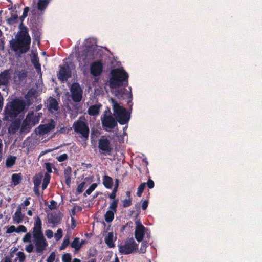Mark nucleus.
Returning a JSON list of instances; mask_svg holds the SVG:
<instances>
[{
  "instance_id": "1",
  "label": "nucleus",
  "mask_w": 262,
  "mask_h": 262,
  "mask_svg": "<svg viewBox=\"0 0 262 262\" xmlns=\"http://www.w3.org/2000/svg\"><path fill=\"white\" fill-rule=\"evenodd\" d=\"M112 77L110 79V86L112 92L118 98L130 99L132 97L130 91H128L122 86L128 84L127 73L122 69H117L112 71Z\"/></svg>"
},
{
  "instance_id": "2",
  "label": "nucleus",
  "mask_w": 262,
  "mask_h": 262,
  "mask_svg": "<svg viewBox=\"0 0 262 262\" xmlns=\"http://www.w3.org/2000/svg\"><path fill=\"white\" fill-rule=\"evenodd\" d=\"M30 43L31 37L25 27L22 28L15 38L10 42L12 49L19 54L26 53L30 49Z\"/></svg>"
},
{
  "instance_id": "3",
  "label": "nucleus",
  "mask_w": 262,
  "mask_h": 262,
  "mask_svg": "<svg viewBox=\"0 0 262 262\" xmlns=\"http://www.w3.org/2000/svg\"><path fill=\"white\" fill-rule=\"evenodd\" d=\"M110 101L112 102L114 115L116 120L121 124L127 123L130 119L129 114L115 99L111 98Z\"/></svg>"
},
{
  "instance_id": "4",
  "label": "nucleus",
  "mask_w": 262,
  "mask_h": 262,
  "mask_svg": "<svg viewBox=\"0 0 262 262\" xmlns=\"http://www.w3.org/2000/svg\"><path fill=\"white\" fill-rule=\"evenodd\" d=\"M39 114H34L33 112H29L25 119L23 121L21 126V132H28L32 126L38 123L39 121Z\"/></svg>"
},
{
  "instance_id": "5",
  "label": "nucleus",
  "mask_w": 262,
  "mask_h": 262,
  "mask_svg": "<svg viewBox=\"0 0 262 262\" xmlns=\"http://www.w3.org/2000/svg\"><path fill=\"white\" fill-rule=\"evenodd\" d=\"M102 125L106 131H110L117 125L115 118L112 116L110 109L105 110L101 117Z\"/></svg>"
},
{
  "instance_id": "6",
  "label": "nucleus",
  "mask_w": 262,
  "mask_h": 262,
  "mask_svg": "<svg viewBox=\"0 0 262 262\" xmlns=\"http://www.w3.org/2000/svg\"><path fill=\"white\" fill-rule=\"evenodd\" d=\"M25 103L20 100H15L12 102L6 108V113L12 118L16 117L25 107Z\"/></svg>"
},
{
  "instance_id": "7",
  "label": "nucleus",
  "mask_w": 262,
  "mask_h": 262,
  "mask_svg": "<svg viewBox=\"0 0 262 262\" xmlns=\"http://www.w3.org/2000/svg\"><path fill=\"white\" fill-rule=\"evenodd\" d=\"M119 252L121 254L126 255L135 252L138 249V245L133 239H129L119 246Z\"/></svg>"
},
{
  "instance_id": "8",
  "label": "nucleus",
  "mask_w": 262,
  "mask_h": 262,
  "mask_svg": "<svg viewBox=\"0 0 262 262\" xmlns=\"http://www.w3.org/2000/svg\"><path fill=\"white\" fill-rule=\"evenodd\" d=\"M84 120V119L80 118L79 120L74 123L73 127L75 132L87 139L89 134V128Z\"/></svg>"
},
{
  "instance_id": "9",
  "label": "nucleus",
  "mask_w": 262,
  "mask_h": 262,
  "mask_svg": "<svg viewBox=\"0 0 262 262\" xmlns=\"http://www.w3.org/2000/svg\"><path fill=\"white\" fill-rule=\"evenodd\" d=\"M72 100L75 102H80L82 98L83 91L80 85L77 83H73L70 88Z\"/></svg>"
},
{
  "instance_id": "10",
  "label": "nucleus",
  "mask_w": 262,
  "mask_h": 262,
  "mask_svg": "<svg viewBox=\"0 0 262 262\" xmlns=\"http://www.w3.org/2000/svg\"><path fill=\"white\" fill-rule=\"evenodd\" d=\"M33 242L35 247V251L39 254L43 253L48 245L44 236L33 238Z\"/></svg>"
},
{
  "instance_id": "11",
  "label": "nucleus",
  "mask_w": 262,
  "mask_h": 262,
  "mask_svg": "<svg viewBox=\"0 0 262 262\" xmlns=\"http://www.w3.org/2000/svg\"><path fill=\"white\" fill-rule=\"evenodd\" d=\"M98 147L103 154H110L113 149L110 140L105 136L101 137L99 140Z\"/></svg>"
},
{
  "instance_id": "12",
  "label": "nucleus",
  "mask_w": 262,
  "mask_h": 262,
  "mask_svg": "<svg viewBox=\"0 0 262 262\" xmlns=\"http://www.w3.org/2000/svg\"><path fill=\"white\" fill-rule=\"evenodd\" d=\"M136 228L135 231V236L136 239L138 242H141L145 234H147L148 230L141 223L139 220H136L135 222Z\"/></svg>"
},
{
  "instance_id": "13",
  "label": "nucleus",
  "mask_w": 262,
  "mask_h": 262,
  "mask_svg": "<svg viewBox=\"0 0 262 262\" xmlns=\"http://www.w3.org/2000/svg\"><path fill=\"white\" fill-rule=\"evenodd\" d=\"M94 58V54L91 51H84L78 58L79 61L82 66H85Z\"/></svg>"
},
{
  "instance_id": "14",
  "label": "nucleus",
  "mask_w": 262,
  "mask_h": 262,
  "mask_svg": "<svg viewBox=\"0 0 262 262\" xmlns=\"http://www.w3.org/2000/svg\"><path fill=\"white\" fill-rule=\"evenodd\" d=\"M41 221L39 217H37L34 223V226L33 230V237H41L43 236V233L42 232L41 227Z\"/></svg>"
},
{
  "instance_id": "15",
  "label": "nucleus",
  "mask_w": 262,
  "mask_h": 262,
  "mask_svg": "<svg viewBox=\"0 0 262 262\" xmlns=\"http://www.w3.org/2000/svg\"><path fill=\"white\" fill-rule=\"evenodd\" d=\"M55 127V122L52 120L50 123L40 125L38 128V133L43 135L52 130Z\"/></svg>"
},
{
  "instance_id": "16",
  "label": "nucleus",
  "mask_w": 262,
  "mask_h": 262,
  "mask_svg": "<svg viewBox=\"0 0 262 262\" xmlns=\"http://www.w3.org/2000/svg\"><path fill=\"white\" fill-rule=\"evenodd\" d=\"M11 74L10 70H4L0 74V85H6L9 83Z\"/></svg>"
},
{
  "instance_id": "17",
  "label": "nucleus",
  "mask_w": 262,
  "mask_h": 262,
  "mask_svg": "<svg viewBox=\"0 0 262 262\" xmlns=\"http://www.w3.org/2000/svg\"><path fill=\"white\" fill-rule=\"evenodd\" d=\"M47 107L50 112L53 113L58 110V103L57 101L52 97H50L47 100Z\"/></svg>"
},
{
  "instance_id": "18",
  "label": "nucleus",
  "mask_w": 262,
  "mask_h": 262,
  "mask_svg": "<svg viewBox=\"0 0 262 262\" xmlns=\"http://www.w3.org/2000/svg\"><path fill=\"white\" fill-rule=\"evenodd\" d=\"M58 78L62 80H66L71 77V72L69 67H62L60 69L59 73L58 75Z\"/></svg>"
},
{
  "instance_id": "19",
  "label": "nucleus",
  "mask_w": 262,
  "mask_h": 262,
  "mask_svg": "<svg viewBox=\"0 0 262 262\" xmlns=\"http://www.w3.org/2000/svg\"><path fill=\"white\" fill-rule=\"evenodd\" d=\"M116 238V235L113 232H110L106 235L104 241L110 248H113L115 246L114 242Z\"/></svg>"
},
{
  "instance_id": "20",
  "label": "nucleus",
  "mask_w": 262,
  "mask_h": 262,
  "mask_svg": "<svg viewBox=\"0 0 262 262\" xmlns=\"http://www.w3.org/2000/svg\"><path fill=\"white\" fill-rule=\"evenodd\" d=\"M102 66L100 62H95L93 63L91 68L92 74L94 76L99 75L102 71Z\"/></svg>"
},
{
  "instance_id": "21",
  "label": "nucleus",
  "mask_w": 262,
  "mask_h": 262,
  "mask_svg": "<svg viewBox=\"0 0 262 262\" xmlns=\"http://www.w3.org/2000/svg\"><path fill=\"white\" fill-rule=\"evenodd\" d=\"M85 241H80V238L76 237L71 244L72 248H74L76 251H78L81 248L82 246L84 244Z\"/></svg>"
},
{
  "instance_id": "22",
  "label": "nucleus",
  "mask_w": 262,
  "mask_h": 262,
  "mask_svg": "<svg viewBox=\"0 0 262 262\" xmlns=\"http://www.w3.org/2000/svg\"><path fill=\"white\" fill-rule=\"evenodd\" d=\"M25 215L22 213L20 208H17L16 211L13 216V220L15 223L19 224L22 222Z\"/></svg>"
},
{
  "instance_id": "23",
  "label": "nucleus",
  "mask_w": 262,
  "mask_h": 262,
  "mask_svg": "<svg viewBox=\"0 0 262 262\" xmlns=\"http://www.w3.org/2000/svg\"><path fill=\"white\" fill-rule=\"evenodd\" d=\"M48 222L53 226L57 225L60 221V218L56 214H50L48 215Z\"/></svg>"
},
{
  "instance_id": "24",
  "label": "nucleus",
  "mask_w": 262,
  "mask_h": 262,
  "mask_svg": "<svg viewBox=\"0 0 262 262\" xmlns=\"http://www.w3.org/2000/svg\"><path fill=\"white\" fill-rule=\"evenodd\" d=\"M32 61L34 65L35 68H36V70L37 71L38 73L39 74H40V76H41V67L40 64L39 63V59L38 57L36 54H33L32 58Z\"/></svg>"
},
{
  "instance_id": "25",
  "label": "nucleus",
  "mask_w": 262,
  "mask_h": 262,
  "mask_svg": "<svg viewBox=\"0 0 262 262\" xmlns=\"http://www.w3.org/2000/svg\"><path fill=\"white\" fill-rule=\"evenodd\" d=\"M100 106L98 105H94L90 106L88 111L90 115H97L99 112Z\"/></svg>"
},
{
  "instance_id": "26",
  "label": "nucleus",
  "mask_w": 262,
  "mask_h": 262,
  "mask_svg": "<svg viewBox=\"0 0 262 262\" xmlns=\"http://www.w3.org/2000/svg\"><path fill=\"white\" fill-rule=\"evenodd\" d=\"M103 180V183L106 188H111L112 187L113 180L110 177L105 176L104 177Z\"/></svg>"
},
{
  "instance_id": "27",
  "label": "nucleus",
  "mask_w": 262,
  "mask_h": 262,
  "mask_svg": "<svg viewBox=\"0 0 262 262\" xmlns=\"http://www.w3.org/2000/svg\"><path fill=\"white\" fill-rule=\"evenodd\" d=\"M16 157L10 156L8 157L6 161V165L8 168L11 167L15 163Z\"/></svg>"
},
{
  "instance_id": "28",
  "label": "nucleus",
  "mask_w": 262,
  "mask_h": 262,
  "mask_svg": "<svg viewBox=\"0 0 262 262\" xmlns=\"http://www.w3.org/2000/svg\"><path fill=\"white\" fill-rule=\"evenodd\" d=\"M114 212L113 211L108 210L105 214V220L107 222H111L113 221L114 216Z\"/></svg>"
},
{
  "instance_id": "29",
  "label": "nucleus",
  "mask_w": 262,
  "mask_h": 262,
  "mask_svg": "<svg viewBox=\"0 0 262 262\" xmlns=\"http://www.w3.org/2000/svg\"><path fill=\"white\" fill-rule=\"evenodd\" d=\"M49 0H39L38 3V8L39 10H43L49 4Z\"/></svg>"
},
{
  "instance_id": "30",
  "label": "nucleus",
  "mask_w": 262,
  "mask_h": 262,
  "mask_svg": "<svg viewBox=\"0 0 262 262\" xmlns=\"http://www.w3.org/2000/svg\"><path fill=\"white\" fill-rule=\"evenodd\" d=\"M70 243V235L67 234L66 235L63 241L62 244L60 247V250H62L64 249Z\"/></svg>"
},
{
  "instance_id": "31",
  "label": "nucleus",
  "mask_w": 262,
  "mask_h": 262,
  "mask_svg": "<svg viewBox=\"0 0 262 262\" xmlns=\"http://www.w3.org/2000/svg\"><path fill=\"white\" fill-rule=\"evenodd\" d=\"M42 175L41 174H38L35 176L33 178V183L34 186H39L41 179H42Z\"/></svg>"
},
{
  "instance_id": "32",
  "label": "nucleus",
  "mask_w": 262,
  "mask_h": 262,
  "mask_svg": "<svg viewBox=\"0 0 262 262\" xmlns=\"http://www.w3.org/2000/svg\"><path fill=\"white\" fill-rule=\"evenodd\" d=\"M12 182L15 186L18 185L21 180V178L19 174H13L12 176Z\"/></svg>"
},
{
  "instance_id": "33",
  "label": "nucleus",
  "mask_w": 262,
  "mask_h": 262,
  "mask_svg": "<svg viewBox=\"0 0 262 262\" xmlns=\"http://www.w3.org/2000/svg\"><path fill=\"white\" fill-rule=\"evenodd\" d=\"M35 249V245L32 243H30L29 244L25 246V249L28 253H31Z\"/></svg>"
},
{
  "instance_id": "34",
  "label": "nucleus",
  "mask_w": 262,
  "mask_h": 262,
  "mask_svg": "<svg viewBox=\"0 0 262 262\" xmlns=\"http://www.w3.org/2000/svg\"><path fill=\"white\" fill-rule=\"evenodd\" d=\"M16 255L17 256V259L19 262H24L25 261L26 258V255L24 252L19 251L16 254Z\"/></svg>"
},
{
  "instance_id": "35",
  "label": "nucleus",
  "mask_w": 262,
  "mask_h": 262,
  "mask_svg": "<svg viewBox=\"0 0 262 262\" xmlns=\"http://www.w3.org/2000/svg\"><path fill=\"white\" fill-rule=\"evenodd\" d=\"M97 185L96 183L92 184L88 189L84 192V195H90L96 188Z\"/></svg>"
},
{
  "instance_id": "36",
  "label": "nucleus",
  "mask_w": 262,
  "mask_h": 262,
  "mask_svg": "<svg viewBox=\"0 0 262 262\" xmlns=\"http://www.w3.org/2000/svg\"><path fill=\"white\" fill-rule=\"evenodd\" d=\"M146 186L145 183H142L138 188L137 195L139 196H141Z\"/></svg>"
},
{
  "instance_id": "37",
  "label": "nucleus",
  "mask_w": 262,
  "mask_h": 262,
  "mask_svg": "<svg viewBox=\"0 0 262 262\" xmlns=\"http://www.w3.org/2000/svg\"><path fill=\"white\" fill-rule=\"evenodd\" d=\"M71 256L69 253H66L62 256V262H71Z\"/></svg>"
},
{
  "instance_id": "38",
  "label": "nucleus",
  "mask_w": 262,
  "mask_h": 262,
  "mask_svg": "<svg viewBox=\"0 0 262 262\" xmlns=\"http://www.w3.org/2000/svg\"><path fill=\"white\" fill-rule=\"evenodd\" d=\"M30 204V202L28 199L26 200L23 203H21L17 208H20V210L27 209V206Z\"/></svg>"
},
{
  "instance_id": "39",
  "label": "nucleus",
  "mask_w": 262,
  "mask_h": 262,
  "mask_svg": "<svg viewBox=\"0 0 262 262\" xmlns=\"http://www.w3.org/2000/svg\"><path fill=\"white\" fill-rule=\"evenodd\" d=\"M62 236V230L61 229H58L56 233L54 234V237L57 241L59 240Z\"/></svg>"
},
{
  "instance_id": "40",
  "label": "nucleus",
  "mask_w": 262,
  "mask_h": 262,
  "mask_svg": "<svg viewBox=\"0 0 262 262\" xmlns=\"http://www.w3.org/2000/svg\"><path fill=\"white\" fill-rule=\"evenodd\" d=\"M31 234L30 233H27L24 237L23 238V241L24 243H31Z\"/></svg>"
},
{
  "instance_id": "41",
  "label": "nucleus",
  "mask_w": 262,
  "mask_h": 262,
  "mask_svg": "<svg viewBox=\"0 0 262 262\" xmlns=\"http://www.w3.org/2000/svg\"><path fill=\"white\" fill-rule=\"evenodd\" d=\"M117 200H115L111 203L109 207L110 210L116 212V209L117 206Z\"/></svg>"
},
{
  "instance_id": "42",
  "label": "nucleus",
  "mask_w": 262,
  "mask_h": 262,
  "mask_svg": "<svg viewBox=\"0 0 262 262\" xmlns=\"http://www.w3.org/2000/svg\"><path fill=\"white\" fill-rule=\"evenodd\" d=\"M16 232L17 233L20 232H26L27 231V228L24 225H19L17 228H16Z\"/></svg>"
},
{
  "instance_id": "43",
  "label": "nucleus",
  "mask_w": 262,
  "mask_h": 262,
  "mask_svg": "<svg viewBox=\"0 0 262 262\" xmlns=\"http://www.w3.org/2000/svg\"><path fill=\"white\" fill-rule=\"evenodd\" d=\"M16 227H15V226L14 225H12L10 227H9L6 231V233H12L14 232H16Z\"/></svg>"
},
{
  "instance_id": "44",
  "label": "nucleus",
  "mask_w": 262,
  "mask_h": 262,
  "mask_svg": "<svg viewBox=\"0 0 262 262\" xmlns=\"http://www.w3.org/2000/svg\"><path fill=\"white\" fill-rule=\"evenodd\" d=\"M17 17H18L17 14H12L11 17L10 18H9V19H8V21L9 22V23L12 24L14 22L15 20L17 18Z\"/></svg>"
},
{
  "instance_id": "45",
  "label": "nucleus",
  "mask_w": 262,
  "mask_h": 262,
  "mask_svg": "<svg viewBox=\"0 0 262 262\" xmlns=\"http://www.w3.org/2000/svg\"><path fill=\"white\" fill-rule=\"evenodd\" d=\"M50 176L49 174L46 173L45 175L42 183L48 185V184L49 183V182H50Z\"/></svg>"
},
{
  "instance_id": "46",
  "label": "nucleus",
  "mask_w": 262,
  "mask_h": 262,
  "mask_svg": "<svg viewBox=\"0 0 262 262\" xmlns=\"http://www.w3.org/2000/svg\"><path fill=\"white\" fill-rule=\"evenodd\" d=\"M147 244L145 243H142L140 249V252L142 253H144L146 252V249L147 248Z\"/></svg>"
},
{
  "instance_id": "47",
  "label": "nucleus",
  "mask_w": 262,
  "mask_h": 262,
  "mask_svg": "<svg viewBox=\"0 0 262 262\" xmlns=\"http://www.w3.org/2000/svg\"><path fill=\"white\" fill-rule=\"evenodd\" d=\"M57 207V203L55 201H51L50 202V204L49 206V208L51 210L55 209Z\"/></svg>"
},
{
  "instance_id": "48",
  "label": "nucleus",
  "mask_w": 262,
  "mask_h": 262,
  "mask_svg": "<svg viewBox=\"0 0 262 262\" xmlns=\"http://www.w3.org/2000/svg\"><path fill=\"white\" fill-rule=\"evenodd\" d=\"M85 183V182L81 183L77 187V191L79 193H81L83 191V188L84 187Z\"/></svg>"
},
{
  "instance_id": "49",
  "label": "nucleus",
  "mask_w": 262,
  "mask_h": 262,
  "mask_svg": "<svg viewBox=\"0 0 262 262\" xmlns=\"http://www.w3.org/2000/svg\"><path fill=\"white\" fill-rule=\"evenodd\" d=\"M67 158H68L67 155L66 154H62V155H60V156H59L57 159L59 162H62V161H65L66 159H67Z\"/></svg>"
},
{
  "instance_id": "50",
  "label": "nucleus",
  "mask_w": 262,
  "mask_h": 262,
  "mask_svg": "<svg viewBox=\"0 0 262 262\" xmlns=\"http://www.w3.org/2000/svg\"><path fill=\"white\" fill-rule=\"evenodd\" d=\"M55 255L53 252L48 257V258H47V262H53L54 261V260H55Z\"/></svg>"
},
{
  "instance_id": "51",
  "label": "nucleus",
  "mask_w": 262,
  "mask_h": 262,
  "mask_svg": "<svg viewBox=\"0 0 262 262\" xmlns=\"http://www.w3.org/2000/svg\"><path fill=\"white\" fill-rule=\"evenodd\" d=\"M46 235L48 238H51L53 236V232L51 230H47L45 232Z\"/></svg>"
},
{
  "instance_id": "52",
  "label": "nucleus",
  "mask_w": 262,
  "mask_h": 262,
  "mask_svg": "<svg viewBox=\"0 0 262 262\" xmlns=\"http://www.w3.org/2000/svg\"><path fill=\"white\" fill-rule=\"evenodd\" d=\"M131 205V201L130 199H125L123 202V206L124 207H128Z\"/></svg>"
},
{
  "instance_id": "53",
  "label": "nucleus",
  "mask_w": 262,
  "mask_h": 262,
  "mask_svg": "<svg viewBox=\"0 0 262 262\" xmlns=\"http://www.w3.org/2000/svg\"><path fill=\"white\" fill-rule=\"evenodd\" d=\"M65 178H66V183L67 184V185L69 186L71 183V177H70V174H67L65 176Z\"/></svg>"
},
{
  "instance_id": "54",
  "label": "nucleus",
  "mask_w": 262,
  "mask_h": 262,
  "mask_svg": "<svg viewBox=\"0 0 262 262\" xmlns=\"http://www.w3.org/2000/svg\"><path fill=\"white\" fill-rule=\"evenodd\" d=\"M117 186H116L115 188H114L112 193L110 195V199H115V198L116 196V192L117 191Z\"/></svg>"
},
{
  "instance_id": "55",
  "label": "nucleus",
  "mask_w": 262,
  "mask_h": 262,
  "mask_svg": "<svg viewBox=\"0 0 262 262\" xmlns=\"http://www.w3.org/2000/svg\"><path fill=\"white\" fill-rule=\"evenodd\" d=\"M146 184H147V185L148 186L149 188H150V189L152 188L154 186V183L153 181L150 179L148 181V182H147V183Z\"/></svg>"
},
{
  "instance_id": "56",
  "label": "nucleus",
  "mask_w": 262,
  "mask_h": 262,
  "mask_svg": "<svg viewBox=\"0 0 262 262\" xmlns=\"http://www.w3.org/2000/svg\"><path fill=\"white\" fill-rule=\"evenodd\" d=\"M45 165H46V168L47 171L49 173L51 172H52V168H51V164L49 163H46L45 164Z\"/></svg>"
},
{
  "instance_id": "57",
  "label": "nucleus",
  "mask_w": 262,
  "mask_h": 262,
  "mask_svg": "<svg viewBox=\"0 0 262 262\" xmlns=\"http://www.w3.org/2000/svg\"><path fill=\"white\" fill-rule=\"evenodd\" d=\"M29 8L28 7H26L24 9L23 15L22 17H26L27 16L28 12H29Z\"/></svg>"
},
{
  "instance_id": "58",
  "label": "nucleus",
  "mask_w": 262,
  "mask_h": 262,
  "mask_svg": "<svg viewBox=\"0 0 262 262\" xmlns=\"http://www.w3.org/2000/svg\"><path fill=\"white\" fill-rule=\"evenodd\" d=\"M1 262H12V260L10 257L6 256Z\"/></svg>"
},
{
  "instance_id": "59",
  "label": "nucleus",
  "mask_w": 262,
  "mask_h": 262,
  "mask_svg": "<svg viewBox=\"0 0 262 262\" xmlns=\"http://www.w3.org/2000/svg\"><path fill=\"white\" fill-rule=\"evenodd\" d=\"M147 206H148V202L147 201L145 200L142 203V208L143 210H145L147 208Z\"/></svg>"
},
{
  "instance_id": "60",
  "label": "nucleus",
  "mask_w": 262,
  "mask_h": 262,
  "mask_svg": "<svg viewBox=\"0 0 262 262\" xmlns=\"http://www.w3.org/2000/svg\"><path fill=\"white\" fill-rule=\"evenodd\" d=\"M39 186H34V191L35 194H36L37 195H39Z\"/></svg>"
},
{
  "instance_id": "61",
  "label": "nucleus",
  "mask_w": 262,
  "mask_h": 262,
  "mask_svg": "<svg viewBox=\"0 0 262 262\" xmlns=\"http://www.w3.org/2000/svg\"><path fill=\"white\" fill-rule=\"evenodd\" d=\"M3 145L2 143V141L0 139V159L2 156V151H3Z\"/></svg>"
},
{
  "instance_id": "62",
  "label": "nucleus",
  "mask_w": 262,
  "mask_h": 262,
  "mask_svg": "<svg viewBox=\"0 0 262 262\" xmlns=\"http://www.w3.org/2000/svg\"><path fill=\"white\" fill-rule=\"evenodd\" d=\"M71 172V169L70 167L67 168L64 171V176H66L67 174L70 175V173Z\"/></svg>"
},
{
  "instance_id": "63",
  "label": "nucleus",
  "mask_w": 262,
  "mask_h": 262,
  "mask_svg": "<svg viewBox=\"0 0 262 262\" xmlns=\"http://www.w3.org/2000/svg\"><path fill=\"white\" fill-rule=\"evenodd\" d=\"M27 214H28V215H29V216H32V215H33V213H32V211H31V210H28V212H27Z\"/></svg>"
},
{
  "instance_id": "64",
  "label": "nucleus",
  "mask_w": 262,
  "mask_h": 262,
  "mask_svg": "<svg viewBox=\"0 0 262 262\" xmlns=\"http://www.w3.org/2000/svg\"><path fill=\"white\" fill-rule=\"evenodd\" d=\"M72 262H81L80 260L78 258H74Z\"/></svg>"
}]
</instances>
